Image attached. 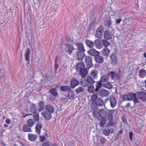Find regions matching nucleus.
Wrapping results in <instances>:
<instances>
[{
    "instance_id": "nucleus-53",
    "label": "nucleus",
    "mask_w": 146,
    "mask_h": 146,
    "mask_svg": "<svg viewBox=\"0 0 146 146\" xmlns=\"http://www.w3.org/2000/svg\"><path fill=\"white\" fill-rule=\"evenodd\" d=\"M87 74H80L82 77L81 79L85 78Z\"/></svg>"
},
{
    "instance_id": "nucleus-16",
    "label": "nucleus",
    "mask_w": 146,
    "mask_h": 146,
    "mask_svg": "<svg viewBox=\"0 0 146 146\" xmlns=\"http://www.w3.org/2000/svg\"><path fill=\"white\" fill-rule=\"evenodd\" d=\"M111 59V63L113 65H115L117 64V60L116 56L113 54H112L110 56Z\"/></svg>"
},
{
    "instance_id": "nucleus-55",
    "label": "nucleus",
    "mask_w": 146,
    "mask_h": 146,
    "mask_svg": "<svg viewBox=\"0 0 146 146\" xmlns=\"http://www.w3.org/2000/svg\"><path fill=\"white\" fill-rule=\"evenodd\" d=\"M91 76L94 79H96L97 74H90Z\"/></svg>"
},
{
    "instance_id": "nucleus-28",
    "label": "nucleus",
    "mask_w": 146,
    "mask_h": 146,
    "mask_svg": "<svg viewBox=\"0 0 146 146\" xmlns=\"http://www.w3.org/2000/svg\"><path fill=\"white\" fill-rule=\"evenodd\" d=\"M36 121L33 119H29L27 121V123L29 126L31 127L33 126L35 123Z\"/></svg>"
},
{
    "instance_id": "nucleus-60",
    "label": "nucleus",
    "mask_w": 146,
    "mask_h": 146,
    "mask_svg": "<svg viewBox=\"0 0 146 146\" xmlns=\"http://www.w3.org/2000/svg\"><path fill=\"white\" fill-rule=\"evenodd\" d=\"M121 20L122 19H117L115 21V23L116 24H119L120 23Z\"/></svg>"
},
{
    "instance_id": "nucleus-8",
    "label": "nucleus",
    "mask_w": 146,
    "mask_h": 146,
    "mask_svg": "<svg viewBox=\"0 0 146 146\" xmlns=\"http://www.w3.org/2000/svg\"><path fill=\"white\" fill-rule=\"evenodd\" d=\"M97 144L99 143L101 145H104L107 141L106 139L101 136L98 135L97 137Z\"/></svg>"
},
{
    "instance_id": "nucleus-63",
    "label": "nucleus",
    "mask_w": 146,
    "mask_h": 146,
    "mask_svg": "<svg viewBox=\"0 0 146 146\" xmlns=\"http://www.w3.org/2000/svg\"><path fill=\"white\" fill-rule=\"evenodd\" d=\"M62 101L64 103H66L67 102L68 100L66 98H64L62 99Z\"/></svg>"
},
{
    "instance_id": "nucleus-37",
    "label": "nucleus",
    "mask_w": 146,
    "mask_h": 146,
    "mask_svg": "<svg viewBox=\"0 0 146 146\" xmlns=\"http://www.w3.org/2000/svg\"><path fill=\"white\" fill-rule=\"evenodd\" d=\"M102 85V83L100 82H97V83L96 84V88L95 89L96 92H98L99 90L101 88Z\"/></svg>"
},
{
    "instance_id": "nucleus-30",
    "label": "nucleus",
    "mask_w": 146,
    "mask_h": 146,
    "mask_svg": "<svg viewBox=\"0 0 146 146\" xmlns=\"http://www.w3.org/2000/svg\"><path fill=\"white\" fill-rule=\"evenodd\" d=\"M46 109L50 113H53L54 111L53 107L50 105H47L45 107Z\"/></svg>"
},
{
    "instance_id": "nucleus-26",
    "label": "nucleus",
    "mask_w": 146,
    "mask_h": 146,
    "mask_svg": "<svg viewBox=\"0 0 146 146\" xmlns=\"http://www.w3.org/2000/svg\"><path fill=\"white\" fill-rule=\"evenodd\" d=\"M30 110L33 113L37 112V107L35 104L33 103L30 106Z\"/></svg>"
},
{
    "instance_id": "nucleus-15",
    "label": "nucleus",
    "mask_w": 146,
    "mask_h": 146,
    "mask_svg": "<svg viewBox=\"0 0 146 146\" xmlns=\"http://www.w3.org/2000/svg\"><path fill=\"white\" fill-rule=\"evenodd\" d=\"M84 51H78L77 54L78 59L79 60H82L85 56Z\"/></svg>"
},
{
    "instance_id": "nucleus-23",
    "label": "nucleus",
    "mask_w": 146,
    "mask_h": 146,
    "mask_svg": "<svg viewBox=\"0 0 146 146\" xmlns=\"http://www.w3.org/2000/svg\"><path fill=\"white\" fill-rule=\"evenodd\" d=\"M100 40L99 39H96L94 42L96 47L98 49H101L103 47L102 45L100 43Z\"/></svg>"
},
{
    "instance_id": "nucleus-54",
    "label": "nucleus",
    "mask_w": 146,
    "mask_h": 146,
    "mask_svg": "<svg viewBox=\"0 0 146 146\" xmlns=\"http://www.w3.org/2000/svg\"><path fill=\"white\" fill-rule=\"evenodd\" d=\"M46 139V137L45 136H40V141L41 142H42Z\"/></svg>"
},
{
    "instance_id": "nucleus-61",
    "label": "nucleus",
    "mask_w": 146,
    "mask_h": 146,
    "mask_svg": "<svg viewBox=\"0 0 146 146\" xmlns=\"http://www.w3.org/2000/svg\"><path fill=\"white\" fill-rule=\"evenodd\" d=\"M109 133H110L111 134H113L114 132V130L113 128H111L108 129Z\"/></svg>"
},
{
    "instance_id": "nucleus-10",
    "label": "nucleus",
    "mask_w": 146,
    "mask_h": 146,
    "mask_svg": "<svg viewBox=\"0 0 146 146\" xmlns=\"http://www.w3.org/2000/svg\"><path fill=\"white\" fill-rule=\"evenodd\" d=\"M99 94L102 97H106L109 95V92L104 89H102L99 92Z\"/></svg>"
},
{
    "instance_id": "nucleus-33",
    "label": "nucleus",
    "mask_w": 146,
    "mask_h": 146,
    "mask_svg": "<svg viewBox=\"0 0 146 146\" xmlns=\"http://www.w3.org/2000/svg\"><path fill=\"white\" fill-rule=\"evenodd\" d=\"M75 96L72 90H70L68 91V98L70 99H73Z\"/></svg>"
},
{
    "instance_id": "nucleus-42",
    "label": "nucleus",
    "mask_w": 146,
    "mask_h": 146,
    "mask_svg": "<svg viewBox=\"0 0 146 146\" xmlns=\"http://www.w3.org/2000/svg\"><path fill=\"white\" fill-rule=\"evenodd\" d=\"M101 42L102 44L105 48H106L110 44V43L105 39L102 40Z\"/></svg>"
},
{
    "instance_id": "nucleus-20",
    "label": "nucleus",
    "mask_w": 146,
    "mask_h": 146,
    "mask_svg": "<svg viewBox=\"0 0 146 146\" xmlns=\"http://www.w3.org/2000/svg\"><path fill=\"white\" fill-rule=\"evenodd\" d=\"M76 45L77 47L78 51H85L83 44L82 43L77 42L76 44Z\"/></svg>"
},
{
    "instance_id": "nucleus-7",
    "label": "nucleus",
    "mask_w": 146,
    "mask_h": 146,
    "mask_svg": "<svg viewBox=\"0 0 146 146\" xmlns=\"http://www.w3.org/2000/svg\"><path fill=\"white\" fill-rule=\"evenodd\" d=\"M128 95L129 100H133L135 104L138 102V99L135 94L130 93Z\"/></svg>"
},
{
    "instance_id": "nucleus-6",
    "label": "nucleus",
    "mask_w": 146,
    "mask_h": 146,
    "mask_svg": "<svg viewBox=\"0 0 146 146\" xmlns=\"http://www.w3.org/2000/svg\"><path fill=\"white\" fill-rule=\"evenodd\" d=\"M104 27L102 25L100 26L96 31V36L97 38L101 39L102 38V34L104 31Z\"/></svg>"
},
{
    "instance_id": "nucleus-41",
    "label": "nucleus",
    "mask_w": 146,
    "mask_h": 146,
    "mask_svg": "<svg viewBox=\"0 0 146 146\" xmlns=\"http://www.w3.org/2000/svg\"><path fill=\"white\" fill-rule=\"evenodd\" d=\"M88 91L90 93H93L94 92V87L93 84L89 85L88 87Z\"/></svg>"
},
{
    "instance_id": "nucleus-40",
    "label": "nucleus",
    "mask_w": 146,
    "mask_h": 146,
    "mask_svg": "<svg viewBox=\"0 0 146 146\" xmlns=\"http://www.w3.org/2000/svg\"><path fill=\"white\" fill-rule=\"evenodd\" d=\"M49 92L54 96H56L58 95V93L56 88H52L50 90Z\"/></svg>"
},
{
    "instance_id": "nucleus-38",
    "label": "nucleus",
    "mask_w": 146,
    "mask_h": 146,
    "mask_svg": "<svg viewBox=\"0 0 146 146\" xmlns=\"http://www.w3.org/2000/svg\"><path fill=\"white\" fill-rule=\"evenodd\" d=\"M33 116L35 119V120L36 121H38L39 120V115L38 112H36V113H33Z\"/></svg>"
},
{
    "instance_id": "nucleus-21",
    "label": "nucleus",
    "mask_w": 146,
    "mask_h": 146,
    "mask_svg": "<svg viewBox=\"0 0 146 146\" xmlns=\"http://www.w3.org/2000/svg\"><path fill=\"white\" fill-rule=\"evenodd\" d=\"M96 106H102L104 104L103 101L100 98H98L94 102V104Z\"/></svg>"
},
{
    "instance_id": "nucleus-46",
    "label": "nucleus",
    "mask_w": 146,
    "mask_h": 146,
    "mask_svg": "<svg viewBox=\"0 0 146 146\" xmlns=\"http://www.w3.org/2000/svg\"><path fill=\"white\" fill-rule=\"evenodd\" d=\"M106 120H105V118H102L101 122L100 124V126L102 127H103L106 124Z\"/></svg>"
},
{
    "instance_id": "nucleus-52",
    "label": "nucleus",
    "mask_w": 146,
    "mask_h": 146,
    "mask_svg": "<svg viewBox=\"0 0 146 146\" xmlns=\"http://www.w3.org/2000/svg\"><path fill=\"white\" fill-rule=\"evenodd\" d=\"M133 133L132 132H131L129 133V137L130 140L131 141H133Z\"/></svg>"
},
{
    "instance_id": "nucleus-4",
    "label": "nucleus",
    "mask_w": 146,
    "mask_h": 146,
    "mask_svg": "<svg viewBox=\"0 0 146 146\" xmlns=\"http://www.w3.org/2000/svg\"><path fill=\"white\" fill-rule=\"evenodd\" d=\"M41 114L43 117L47 120H50L52 117L51 113L46 111H43L41 113Z\"/></svg>"
},
{
    "instance_id": "nucleus-13",
    "label": "nucleus",
    "mask_w": 146,
    "mask_h": 146,
    "mask_svg": "<svg viewBox=\"0 0 146 146\" xmlns=\"http://www.w3.org/2000/svg\"><path fill=\"white\" fill-rule=\"evenodd\" d=\"M102 55L106 57L108 56L110 53V50L107 48H104L101 51Z\"/></svg>"
},
{
    "instance_id": "nucleus-59",
    "label": "nucleus",
    "mask_w": 146,
    "mask_h": 146,
    "mask_svg": "<svg viewBox=\"0 0 146 146\" xmlns=\"http://www.w3.org/2000/svg\"><path fill=\"white\" fill-rule=\"evenodd\" d=\"M5 122L9 124L11 123V121L10 119L8 118L6 120Z\"/></svg>"
},
{
    "instance_id": "nucleus-3",
    "label": "nucleus",
    "mask_w": 146,
    "mask_h": 146,
    "mask_svg": "<svg viewBox=\"0 0 146 146\" xmlns=\"http://www.w3.org/2000/svg\"><path fill=\"white\" fill-rule=\"evenodd\" d=\"M66 52L70 55H71L73 51L75 49L72 44L68 43L65 44Z\"/></svg>"
},
{
    "instance_id": "nucleus-14",
    "label": "nucleus",
    "mask_w": 146,
    "mask_h": 146,
    "mask_svg": "<svg viewBox=\"0 0 146 146\" xmlns=\"http://www.w3.org/2000/svg\"><path fill=\"white\" fill-rule=\"evenodd\" d=\"M110 106L111 108H114L116 105L115 98L113 96L111 97L110 100Z\"/></svg>"
},
{
    "instance_id": "nucleus-27",
    "label": "nucleus",
    "mask_w": 146,
    "mask_h": 146,
    "mask_svg": "<svg viewBox=\"0 0 146 146\" xmlns=\"http://www.w3.org/2000/svg\"><path fill=\"white\" fill-rule=\"evenodd\" d=\"M87 45L90 48H92L94 46V43L93 41L87 39L86 41Z\"/></svg>"
},
{
    "instance_id": "nucleus-36",
    "label": "nucleus",
    "mask_w": 146,
    "mask_h": 146,
    "mask_svg": "<svg viewBox=\"0 0 146 146\" xmlns=\"http://www.w3.org/2000/svg\"><path fill=\"white\" fill-rule=\"evenodd\" d=\"M114 111L113 110H112L108 111V119L111 120L113 119V114L114 113Z\"/></svg>"
},
{
    "instance_id": "nucleus-2",
    "label": "nucleus",
    "mask_w": 146,
    "mask_h": 146,
    "mask_svg": "<svg viewBox=\"0 0 146 146\" xmlns=\"http://www.w3.org/2000/svg\"><path fill=\"white\" fill-rule=\"evenodd\" d=\"M95 81L90 76H87L86 78L81 79V83L83 86H87L89 85L94 84Z\"/></svg>"
},
{
    "instance_id": "nucleus-49",
    "label": "nucleus",
    "mask_w": 146,
    "mask_h": 146,
    "mask_svg": "<svg viewBox=\"0 0 146 146\" xmlns=\"http://www.w3.org/2000/svg\"><path fill=\"white\" fill-rule=\"evenodd\" d=\"M54 67L56 73L57 72V70L59 68V65H58V62H54Z\"/></svg>"
},
{
    "instance_id": "nucleus-32",
    "label": "nucleus",
    "mask_w": 146,
    "mask_h": 146,
    "mask_svg": "<svg viewBox=\"0 0 146 146\" xmlns=\"http://www.w3.org/2000/svg\"><path fill=\"white\" fill-rule=\"evenodd\" d=\"M60 90L62 92H66L70 90V88L69 86H61L60 87Z\"/></svg>"
},
{
    "instance_id": "nucleus-44",
    "label": "nucleus",
    "mask_w": 146,
    "mask_h": 146,
    "mask_svg": "<svg viewBox=\"0 0 146 146\" xmlns=\"http://www.w3.org/2000/svg\"><path fill=\"white\" fill-rule=\"evenodd\" d=\"M105 25L109 28L111 27V23L110 19L107 20L105 21Z\"/></svg>"
},
{
    "instance_id": "nucleus-31",
    "label": "nucleus",
    "mask_w": 146,
    "mask_h": 146,
    "mask_svg": "<svg viewBox=\"0 0 146 146\" xmlns=\"http://www.w3.org/2000/svg\"><path fill=\"white\" fill-rule=\"evenodd\" d=\"M39 108L38 110V111L40 112L43 110L44 108V103L42 101H40L39 103Z\"/></svg>"
},
{
    "instance_id": "nucleus-64",
    "label": "nucleus",
    "mask_w": 146,
    "mask_h": 146,
    "mask_svg": "<svg viewBox=\"0 0 146 146\" xmlns=\"http://www.w3.org/2000/svg\"><path fill=\"white\" fill-rule=\"evenodd\" d=\"M141 140H140L139 139H137L136 141V143L137 144H139L141 143Z\"/></svg>"
},
{
    "instance_id": "nucleus-56",
    "label": "nucleus",
    "mask_w": 146,
    "mask_h": 146,
    "mask_svg": "<svg viewBox=\"0 0 146 146\" xmlns=\"http://www.w3.org/2000/svg\"><path fill=\"white\" fill-rule=\"evenodd\" d=\"M111 74V77L112 79H113L116 76V78H117V74Z\"/></svg>"
},
{
    "instance_id": "nucleus-51",
    "label": "nucleus",
    "mask_w": 146,
    "mask_h": 146,
    "mask_svg": "<svg viewBox=\"0 0 146 146\" xmlns=\"http://www.w3.org/2000/svg\"><path fill=\"white\" fill-rule=\"evenodd\" d=\"M50 143L48 141H46L44 142L42 145V146H49Z\"/></svg>"
},
{
    "instance_id": "nucleus-24",
    "label": "nucleus",
    "mask_w": 146,
    "mask_h": 146,
    "mask_svg": "<svg viewBox=\"0 0 146 146\" xmlns=\"http://www.w3.org/2000/svg\"><path fill=\"white\" fill-rule=\"evenodd\" d=\"M30 53L31 52L30 49L28 48L25 54V59L27 61L28 64H29L30 62L29 59Z\"/></svg>"
},
{
    "instance_id": "nucleus-25",
    "label": "nucleus",
    "mask_w": 146,
    "mask_h": 146,
    "mask_svg": "<svg viewBox=\"0 0 146 146\" xmlns=\"http://www.w3.org/2000/svg\"><path fill=\"white\" fill-rule=\"evenodd\" d=\"M100 117L102 118L106 117L107 116V113L106 111L104 109H102L99 110Z\"/></svg>"
},
{
    "instance_id": "nucleus-47",
    "label": "nucleus",
    "mask_w": 146,
    "mask_h": 146,
    "mask_svg": "<svg viewBox=\"0 0 146 146\" xmlns=\"http://www.w3.org/2000/svg\"><path fill=\"white\" fill-rule=\"evenodd\" d=\"M93 114L94 116L96 118L98 119L100 117V113L96 111H94L93 112Z\"/></svg>"
},
{
    "instance_id": "nucleus-22",
    "label": "nucleus",
    "mask_w": 146,
    "mask_h": 146,
    "mask_svg": "<svg viewBox=\"0 0 146 146\" xmlns=\"http://www.w3.org/2000/svg\"><path fill=\"white\" fill-rule=\"evenodd\" d=\"M23 131L25 132H31L32 131L31 130V127L27 124H25L23 127Z\"/></svg>"
},
{
    "instance_id": "nucleus-58",
    "label": "nucleus",
    "mask_w": 146,
    "mask_h": 146,
    "mask_svg": "<svg viewBox=\"0 0 146 146\" xmlns=\"http://www.w3.org/2000/svg\"><path fill=\"white\" fill-rule=\"evenodd\" d=\"M98 72L97 70L96 69V68H94L92 70L90 73H97Z\"/></svg>"
},
{
    "instance_id": "nucleus-11",
    "label": "nucleus",
    "mask_w": 146,
    "mask_h": 146,
    "mask_svg": "<svg viewBox=\"0 0 146 146\" xmlns=\"http://www.w3.org/2000/svg\"><path fill=\"white\" fill-rule=\"evenodd\" d=\"M138 98L143 101L146 100V93L145 92H140L138 94Z\"/></svg>"
},
{
    "instance_id": "nucleus-39",
    "label": "nucleus",
    "mask_w": 146,
    "mask_h": 146,
    "mask_svg": "<svg viewBox=\"0 0 146 146\" xmlns=\"http://www.w3.org/2000/svg\"><path fill=\"white\" fill-rule=\"evenodd\" d=\"M103 86L104 87L109 89H111L112 88V85L109 81L106 82V83H104L103 84Z\"/></svg>"
},
{
    "instance_id": "nucleus-35",
    "label": "nucleus",
    "mask_w": 146,
    "mask_h": 146,
    "mask_svg": "<svg viewBox=\"0 0 146 146\" xmlns=\"http://www.w3.org/2000/svg\"><path fill=\"white\" fill-rule=\"evenodd\" d=\"M98 93H95L92 96L91 100L92 102L94 104L98 98Z\"/></svg>"
},
{
    "instance_id": "nucleus-57",
    "label": "nucleus",
    "mask_w": 146,
    "mask_h": 146,
    "mask_svg": "<svg viewBox=\"0 0 146 146\" xmlns=\"http://www.w3.org/2000/svg\"><path fill=\"white\" fill-rule=\"evenodd\" d=\"M139 76L141 78H143L146 76L145 74H139Z\"/></svg>"
},
{
    "instance_id": "nucleus-62",
    "label": "nucleus",
    "mask_w": 146,
    "mask_h": 146,
    "mask_svg": "<svg viewBox=\"0 0 146 146\" xmlns=\"http://www.w3.org/2000/svg\"><path fill=\"white\" fill-rule=\"evenodd\" d=\"M146 70L144 69L141 70L139 72V73H146Z\"/></svg>"
},
{
    "instance_id": "nucleus-45",
    "label": "nucleus",
    "mask_w": 146,
    "mask_h": 146,
    "mask_svg": "<svg viewBox=\"0 0 146 146\" xmlns=\"http://www.w3.org/2000/svg\"><path fill=\"white\" fill-rule=\"evenodd\" d=\"M84 90V88L81 87H79L75 89V91L76 93L78 94L83 92Z\"/></svg>"
},
{
    "instance_id": "nucleus-19",
    "label": "nucleus",
    "mask_w": 146,
    "mask_h": 146,
    "mask_svg": "<svg viewBox=\"0 0 146 146\" xmlns=\"http://www.w3.org/2000/svg\"><path fill=\"white\" fill-rule=\"evenodd\" d=\"M28 137L30 141H34L37 138V135L33 133H28Z\"/></svg>"
},
{
    "instance_id": "nucleus-29",
    "label": "nucleus",
    "mask_w": 146,
    "mask_h": 146,
    "mask_svg": "<svg viewBox=\"0 0 146 146\" xmlns=\"http://www.w3.org/2000/svg\"><path fill=\"white\" fill-rule=\"evenodd\" d=\"M95 60L97 62L102 63L104 61V58L101 56H98L95 57Z\"/></svg>"
},
{
    "instance_id": "nucleus-17",
    "label": "nucleus",
    "mask_w": 146,
    "mask_h": 146,
    "mask_svg": "<svg viewBox=\"0 0 146 146\" xmlns=\"http://www.w3.org/2000/svg\"><path fill=\"white\" fill-rule=\"evenodd\" d=\"M108 74L107 75H105L101 77L100 81L103 83V84L108 81L109 79Z\"/></svg>"
},
{
    "instance_id": "nucleus-43",
    "label": "nucleus",
    "mask_w": 146,
    "mask_h": 146,
    "mask_svg": "<svg viewBox=\"0 0 146 146\" xmlns=\"http://www.w3.org/2000/svg\"><path fill=\"white\" fill-rule=\"evenodd\" d=\"M108 120L109 122L107 124V126H113L114 125L115 123L113 121V119L111 120L108 119Z\"/></svg>"
},
{
    "instance_id": "nucleus-34",
    "label": "nucleus",
    "mask_w": 146,
    "mask_h": 146,
    "mask_svg": "<svg viewBox=\"0 0 146 146\" xmlns=\"http://www.w3.org/2000/svg\"><path fill=\"white\" fill-rule=\"evenodd\" d=\"M104 37L107 40H110L111 38V35L108 31H106L104 32Z\"/></svg>"
},
{
    "instance_id": "nucleus-9",
    "label": "nucleus",
    "mask_w": 146,
    "mask_h": 146,
    "mask_svg": "<svg viewBox=\"0 0 146 146\" xmlns=\"http://www.w3.org/2000/svg\"><path fill=\"white\" fill-rule=\"evenodd\" d=\"M42 128V124L39 122L37 123L35 127V132L38 135H40L41 133V130Z\"/></svg>"
},
{
    "instance_id": "nucleus-1",
    "label": "nucleus",
    "mask_w": 146,
    "mask_h": 146,
    "mask_svg": "<svg viewBox=\"0 0 146 146\" xmlns=\"http://www.w3.org/2000/svg\"><path fill=\"white\" fill-rule=\"evenodd\" d=\"M76 69L77 71L79 73H88L89 70V68H86L84 63L82 62L77 64Z\"/></svg>"
},
{
    "instance_id": "nucleus-48",
    "label": "nucleus",
    "mask_w": 146,
    "mask_h": 146,
    "mask_svg": "<svg viewBox=\"0 0 146 146\" xmlns=\"http://www.w3.org/2000/svg\"><path fill=\"white\" fill-rule=\"evenodd\" d=\"M122 99L125 101L129 100L128 98V95H125L123 96L122 97Z\"/></svg>"
},
{
    "instance_id": "nucleus-50",
    "label": "nucleus",
    "mask_w": 146,
    "mask_h": 146,
    "mask_svg": "<svg viewBox=\"0 0 146 146\" xmlns=\"http://www.w3.org/2000/svg\"><path fill=\"white\" fill-rule=\"evenodd\" d=\"M103 133L106 136H108L109 135V130L106 129H104L103 130Z\"/></svg>"
},
{
    "instance_id": "nucleus-18",
    "label": "nucleus",
    "mask_w": 146,
    "mask_h": 146,
    "mask_svg": "<svg viewBox=\"0 0 146 146\" xmlns=\"http://www.w3.org/2000/svg\"><path fill=\"white\" fill-rule=\"evenodd\" d=\"M79 84L78 80L74 78L72 79L70 82V86L73 88H74Z\"/></svg>"
},
{
    "instance_id": "nucleus-12",
    "label": "nucleus",
    "mask_w": 146,
    "mask_h": 146,
    "mask_svg": "<svg viewBox=\"0 0 146 146\" xmlns=\"http://www.w3.org/2000/svg\"><path fill=\"white\" fill-rule=\"evenodd\" d=\"M87 53L90 55L93 56H96L100 53L99 52L94 49H92L88 50Z\"/></svg>"
},
{
    "instance_id": "nucleus-5",
    "label": "nucleus",
    "mask_w": 146,
    "mask_h": 146,
    "mask_svg": "<svg viewBox=\"0 0 146 146\" xmlns=\"http://www.w3.org/2000/svg\"><path fill=\"white\" fill-rule=\"evenodd\" d=\"M85 61L86 64L88 66V68L89 69L93 66V64L92 63V58L91 57L87 56L85 58Z\"/></svg>"
}]
</instances>
